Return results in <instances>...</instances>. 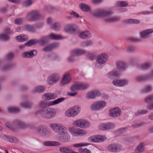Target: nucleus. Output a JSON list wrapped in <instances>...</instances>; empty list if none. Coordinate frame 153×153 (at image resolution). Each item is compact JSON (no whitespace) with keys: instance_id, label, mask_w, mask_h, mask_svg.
Segmentation results:
<instances>
[{"instance_id":"obj_1","label":"nucleus","mask_w":153,"mask_h":153,"mask_svg":"<svg viewBox=\"0 0 153 153\" xmlns=\"http://www.w3.org/2000/svg\"><path fill=\"white\" fill-rule=\"evenodd\" d=\"M111 14V12L110 11L102 9L97 10L93 13V15L102 18L104 21L107 22H112L119 19L118 17L110 18Z\"/></svg>"},{"instance_id":"obj_2","label":"nucleus","mask_w":153,"mask_h":153,"mask_svg":"<svg viewBox=\"0 0 153 153\" xmlns=\"http://www.w3.org/2000/svg\"><path fill=\"white\" fill-rule=\"evenodd\" d=\"M5 125L7 128L13 131H16L17 127L22 130L26 129L29 127V125L27 124L24 123L19 120L14 122L12 123L6 122L5 123Z\"/></svg>"},{"instance_id":"obj_3","label":"nucleus","mask_w":153,"mask_h":153,"mask_svg":"<svg viewBox=\"0 0 153 153\" xmlns=\"http://www.w3.org/2000/svg\"><path fill=\"white\" fill-rule=\"evenodd\" d=\"M39 114L43 117L48 119L54 117L56 114L55 110L51 108H44L39 111Z\"/></svg>"},{"instance_id":"obj_4","label":"nucleus","mask_w":153,"mask_h":153,"mask_svg":"<svg viewBox=\"0 0 153 153\" xmlns=\"http://www.w3.org/2000/svg\"><path fill=\"white\" fill-rule=\"evenodd\" d=\"M50 128L54 131L59 134L67 130V128L63 124L60 123H52L50 125Z\"/></svg>"},{"instance_id":"obj_5","label":"nucleus","mask_w":153,"mask_h":153,"mask_svg":"<svg viewBox=\"0 0 153 153\" xmlns=\"http://www.w3.org/2000/svg\"><path fill=\"white\" fill-rule=\"evenodd\" d=\"M80 108L78 105H75L69 108L65 111V115L68 117H74L80 112Z\"/></svg>"},{"instance_id":"obj_6","label":"nucleus","mask_w":153,"mask_h":153,"mask_svg":"<svg viewBox=\"0 0 153 153\" xmlns=\"http://www.w3.org/2000/svg\"><path fill=\"white\" fill-rule=\"evenodd\" d=\"M106 105V103L105 101H98L92 104L91 105L90 108L92 111H98L104 108Z\"/></svg>"},{"instance_id":"obj_7","label":"nucleus","mask_w":153,"mask_h":153,"mask_svg":"<svg viewBox=\"0 0 153 153\" xmlns=\"http://www.w3.org/2000/svg\"><path fill=\"white\" fill-rule=\"evenodd\" d=\"M89 86V85L87 83L82 82H77L73 85L71 88L72 91H74L76 90H83L87 88Z\"/></svg>"},{"instance_id":"obj_8","label":"nucleus","mask_w":153,"mask_h":153,"mask_svg":"<svg viewBox=\"0 0 153 153\" xmlns=\"http://www.w3.org/2000/svg\"><path fill=\"white\" fill-rule=\"evenodd\" d=\"M69 130L71 134L75 136H82L86 134V132L85 130L78 128L70 127Z\"/></svg>"},{"instance_id":"obj_9","label":"nucleus","mask_w":153,"mask_h":153,"mask_svg":"<svg viewBox=\"0 0 153 153\" xmlns=\"http://www.w3.org/2000/svg\"><path fill=\"white\" fill-rule=\"evenodd\" d=\"M73 124L74 126L84 128L88 127L90 125L89 122L83 119L76 120L73 122Z\"/></svg>"},{"instance_id":"obj_10","label":"nucleus","mask_w":153,"mask_h":153,"mask_svg":"<svg viewBox=\"0 0 153 153\" xmlns=\"http://www.w3.org/2000/svg\"><path fill=\"white\" fill-rule=\"evenodd\" d=\"M38 17V11L33 10L29 12L27 14V18L30 22L35 21L37 20Z\"/></svg>"},{"instance_id":"obj_11","label":"nucleus","mask_w":153,"mask_h":153,"mask_svg":"<svg viewBox=\"0 0 153 153\" xmlns=\"http://www.w3.org/2000/svg\"><path fill=\"white\" fill-rule=\"evenodd\" d=\"M85 52L84 50L82 49H75L73 50L71 52V56L68 59L69 61L71 62L74 61V56L82 55L85 53Z\"/></svg>"},{"instance_id":"obj_12","label":"nucleus","mask_w":153,"mask_h":153,"mask_svg":"<svg viewBox=\"0 0 153 153\" xmlns=\"http://www.w3.org/2000/svg\"><path fill=\"white\" fill-rule=\"evenodd\" d=\"M121 113V110L118 107L110 109L109 110V115L111 117H117L120 116Z\"/></svg>"},{"instance_id":"obj_13","label":"nucleus","mask_w":153,"mask_h":153,"mask_svg":"<svg viewBox=\"0 0 153 153\" xmlns=\"http://www.w3.org/2000/svg\"><path fill=\"white\" fill-rule=\"evenodd\" d=\"M122 149L121 146L117 143H112L109 145L108 147V150L112 152H119Z\"/></svg>"},{"instance_id":"obj_14","label":"nucleus","mask_w":153,"mask_h":153,"mask_svg":"<svg viewBox=\"0 0 153 153\" xmlns=\"http://www.w3.org/2000/svg\"><path fill=\"white\" fill-rule=\"evenodd\" d=\"M60 76L58 74H54L51 75L48 78V84L52 85L57 82L60 79Z\"/></svg>"},{"instance_id":"obj_15","label":"nucleus","mask_w":153,"mask_h":153,"mask_svg":"<svg viewBox=\"0 0 153 153\" xmlns=\"http://www.w3.org/2000/svg\"><path fill=\"white\" fill-rule=\"evenodd\" d=\"M12 33L13 32L10 30V27H6L4 33L0 35V40H7L8 39H9V35Z\"/></svg>"},{"instance_id":"obj_16","label":"nucleus","mask_w":153,"mask_h":153,"mask_svg":"<svg viewBox=\"0 0 153 153\" xmlns=\"http://www.w3.org/2000/svg\"><path fill=\"white\" fill-rule=\"evenodd\" d=\"M71 77L69 73L65 74L60 82V84L61 86H64L69 83L71 81Z\"/></svg>"},{"instance_id":"obj_17","label":"nucleus","mask_w":153,"mask_h":153,"mask_svg":"<svg viewBox=\"0 0 153 153\" xmlns=\"http://www.w3.org/2000/svg\"><path fill=\"white\" fill-rule=\"evenodd\" d=\"M63 132L58 137V140L63 142H66L69 141L70 139V135L68 133V130Z\"/></svg>"},{"instance_id":"obj_18","label":"nucleus","mask_w":153,"mask_h":153,"mask_svg":"<svg viewBox=\"0 0 153 153\" xmlns=\"http://www.w3.org/2000/svg\"><path fill=\"white\" fill-rule=\"evenodd\" d=\"M108 60V56L106 54L102 53L98 56L97 63L101 64L104 63Z\"/></svg>"},{"instance_id":"obj_19","label":"nucleus","mask_w":153,"mask_h":153,"mask_svg":"<svg viewBox=\"0 0 153 153\" xmlns=\"http://www.w3.org/2000/svg\"><path fill=\"white\" fill-rule=\"evenodd\" d=\"M101 94L100 91L98 90H96L88 92L87 94L86 97L89 99H93L96 96H100Z\"/></svg>"},{"instance_id":"obj_20","label":"nucleus","mask_w":153,"mask_h":153,"mask_svg":"<svg viewBox=\"0 0 153 153\" xmlns=\"http://www.w3.org/2000/svg\"><path fill=\"white\" fill-rule=\"evenodd\" d=\"M152 32H153V28L146 30L141 32L140 34V36L143 39L149 38Z\"/></svg>"},{"instance_id":"obj_21","label":"nucleus","mask_w":153,"mask_h":153,"mask_svg":"<svg viewBox=\"0 0 153 153\" xmlns=\"http://www.w3.org/2000/svg\"><path fill=\"white\" fill-rule=\"evenodd\" d=\"M37 53V52L36 51L33 50L29 51H26L24 52L22 54V56L25 58H31L36 55Z\"/></svg>"},{"instance_id":"obj_22","label":"nucleus","mask_w":153,"mask_h":153,"mask_svg":"<svg viewBox=\"0 0 153 153\" xmlns=\"http://www.w3.org/2000/svg\"><path fill=\"white\" fill-rule=\"evenodd\" d=\"M38 27V25L37 24H36L33 25H26L24 26V29L25 30L32 32H35L36 29Z\"/></svg>"},{"instance_id":"obj_23","label":"nucleus","mask_w":153,"mask_h":153,"mask_svg":"<svg viewBox=\"0 0 153 153\" xmlns=\"http://www.w3.org/2000/svg\"><path fill=\"white\" fill-rule=\"evenodd\" d=\"M127 81L125 79L114 80L112 84L116 86H122L127 84Z\"/></svg>"},{"instance_id":"obj_24","label":"nucleus","mask_w":153,"mask_h":153,"mask_svg":"<svg viewBox=\"0 0 153 153\" xmlns=\"http://www.w3.org/2000/svg\"><path fill=\"white\" fill-rule=\"evenodd\" d=\"M75 26L73 25H66L65 28L64 30L67 32L71 33H75L76 32Z\"/></svg>"},{"instance_id":"obj_25","label":"nucleus","mask_w":153,"mask_h":153,"mask_svg":"<svg viewBox=\"0 0 153 153\" xmlns=\"http://www.w3.org/2000/svg\"><path fill=\"white\" fill-rule=\"evenodd\" d=\"M57 97L56 95L52 93H48L44 94L42 96L43 99L45 100H49L55 99Z\"/></svg>"},{"instance_id":"obj_26","label":"nucleus","mask_w":153,"mask_h":153,"mask_svg":"<svg viewBox=\"0 0 153 153\" xmlns=\"http://www.w3.org/2000/svg\"><path fill=\"white\" fill-rule=\"evenodd\" d=\"M49 133L45 126L40 125L39 126V134L42 136H45L48 135Z\"/></svg>"},{"instance_id":"obj_27","label":"nucleus","mask_w":153,"mask_h":153,"mask_svg":"<svg viewBox=\"0 0 153 153\" xmlns=\"http://www.w3.org/2000/svg\"><path fill=\"white\" fill-rule=\"evenodd\" d=\"M29 39L28 36L24 34L16 36V40L19 42H22L26 41Z\"/></svg>"},{"instance_id":"obj_28","label":"nucleus","mask_w":153,"mask_h":153,"mask_svg":"<svg viewBox=\"0 0 153 153\" xmlns=\"http://www.w3.org/2000/svg\"><path fill=\"white\" fill-rule=\"evenodd\" d=\"M153 79V70L148 76H140L136 78V80L137 82H139L147 79Z\"/></svg>"},{"instance_id":"obj_29","label":"nucleus","mask_w":153,"mask_h":153,"mask_svg":"<svg viewBox=\"0 0 153 153\" xmlns=\"http://www.w3.org/2000/svg\"><path fill=\"white\" fill-rule=\"evenodd\" d=\"M43 144L47 146H56L60 145L61 143L57 141H47L44 142Z\"/></svg>"},{"instance_id":"obj_30","label":"nucleus","mask_w":153,"mask_h":153,"mask_svg":"<svg viewBox=\"0 0 153 153\" xmlns=\"http://www.w3.org/2000/svg\"><path fill=\"white\" fill-rule=\"evenodd\" d=\"M65 98L63 97L57 99L53 101H51L48 103V106H52L54 105L58 104L62 102L65 100Z\"/></svg>"},{"instance_id":"obj_31","label":"nucleus","mask_w":153,"mask_h":153,"mask_svg":"<svg viewBox=\"0 0 153 153\" xmlns=\"http://www.w3.org/2000/svg\"><path fill=\"white\" fill-rule=\"evenodd\" d=\"M91 34L88 31H86L81 32L79 35V36L82 39H88L91 37Z\"/></svg>"},{"instance_id":"obj_32","label":"nucleus","mask_w":153,"mask_h":153,"mask_svg":"<svg viewBox=\"0 0 153 153\" xmlns=\"http://www.w3.org/2000/svg\"><path fill=\"white\" fill-rule=\"evenodd\" d=\"M58 43H54L51 44L45 47L44 48V50L45 51H49L54 48L57 47L59 46Z\"/></svg>"},{"instance_id":"obj_33","label":"nucleus","mask_w":153,"mask_h":153,"mask_svg":"<svg viewBox=\"0 0 153 153\" xmlns=\"http://www.w3.org/2000/svg\"><path fill=\"white\" fill-rule=\"evenodd\" d=\"M38 42L37 40L33 39L30 40L27 42L25 43V45L27 47H30L34 45L37 44Z\"/></svg>"},{"instance_id":"obj_34","label":"nucleus","mask_w":153,"mask_h":153,"mask_svg":"<svg viewBox=\"0 0 153 153\" xmlns=\"http://www.w3.org/2000/svg\"><path fill=\"white\" fill-rule=\"evenodd\" d=\"M7 111L11 113L17 114L20 112V110L16 107H11L7 109Z\"/></svg>"},{"instance_id":"obj_35","label":"nucleus","mask_w":153,"mask_h":153,"mask_svg":"<svg viewBox=\"0 0 153 153\" xmlns=\"http://www.w3.org/2000/svg\"><path fill=\"white\" fill-rule=\"evenodd\" d=\"M4 138L6 140L10 142H13L15 143H16L18 142V140L16 138L14 137H13L4 136Z\"/></svg>"},{"instance_id":"obj_36","label":"nucleus","mask_w":153,"mask_h":153,"mask_svg":"<svg viewBox=\"0 0 153 153\" xmlns=\"http://www.w3.org/2000/svg\"><path fill=\"white\" fill-rule=\"evenodd\" d=\"M144 150L143 143H140L137 146L135 150L136 153H140L144 151Z\"/></svg>"},{"instance_id":"obj_37","label":"nucleus","mask_w":153,"mask_h":153,"mask_svg":"<svg viewBox=\"0 0 153 153\" xmlns=\"http://www.w3.org/2000/svg\"><path fill=\"white\" fill-rule=\"evenodd\" d=\"M48 37L50 39L54 40L60 39H62V37L61 35H56L53 33L50 34Z\"/></svg>"},{"instance_id":"obj_38","label":"nucleus","mask_w":153,"mask_h":153,"mask_svg":"<svg viewBox=\"0 0 153 153\" xmlns=\"http://www.w3.org/2000/svg\"><path fill=\"white\" fill-rule=\"evenodd\" d=\"M107 76L111 79H113L114 78L117 77L119 74L116 71H113L108 73L107 75Z\"/></svg>"},{"instance_id":"obj_39","label":"nucleus","mask_w":153,"mask_h":153,"mask_svg":"<svg viewBox=\"0 0 153 153\" xmlns=\"http://www.w3.org/2000/svg\"><path fill=\"white\" fill-rule=\"evenodd\" d=\"M90 144V143H80L74 144L72 145V146L74 148H78L84 146H86L89 145Z\"/></svg>"},{"instance_id":"obj_40","label":"nucleus","mask_w":153,"mask_h":153,"mask_svg":"<svg viewBox=\"0 0 153 153\" xmlns=\"http://www.w3.org/2000/svg\"><path fill=\"white\" fill-rule=\"evenodd\" d=\"M117 68L119 70H123L126 67V65L123 62L121 61H118L117 63Z\"/></svg>"},{"instance_id":"obj_41","label":"nucleus","mask_w":153,"mask_h":153,"mask_svg":"<svg viewBox=\"0 0 153 153\" xmlns=\"http://www.w3.org/2000/svg\"><path fill=\"white\" fill-rule=\"evenodd\" d=\"M148 112L146 110L141 109L137 110L134 113L135 116H138L140 115H143L146 114Z\"/></svg>"},{"instance_id":"obj_42","label":"nucleus","mask_w":153,"mask_h":153,"mask_svg":"<svg viewBox=\"0 0 153 153\" xmlns=\"http://www.w3.org/2000/svg\"><path fill=\"white\" fill-rule=\"evenodd\" d=\"M125 23L128 24L134 23L138 24L140 23L139 20L135 19H129L126 20L125 21Z\"/></svg>"},{"instance_id":"obj_43","label":"nucleus","mask_w":153,"mask_h":153,"mask_svg":"<svg viewBox=\"0 0 153 153\" xmlns=\"http://www.w3.org/2000/svg\"><path fill=\"white\" fill-rule=\"evenodd\" d=\"M96 139L97 140V143L103 142L106 139V137L104 135H96Z\"/></svg>"},{"instance_id":"obj_44","label":"nucleus","mask_w":153,"mask_h":153,"mask_svg":"<svg viewBox=\"0 0 153 153\" xmlns=\"http://www.w3.org/2000/svg\"><path fill=\"white\" fill-rule=\"evenodd\" d=\"M32 105L31 103L27 102H23L21 104V106L22 107L27 108H30Z\"/></svg>"},{"instance_id":"obj_45","label":"nucleus","mask_w":153,"mask_h":153,"mask_svg":"<svg viewBox=\"0 0 153 153\" xmlns=\"http://www.w3.org/2000/svg\"><path fill=\"white\" fill-rule=\"evenodd\" d=\"M79 7L80 9L83 11H88L90 10V8L88 6L83 4H80Z\"/></svg>"},{"instance_id":"obj_46","label":"nucleus","mask_w":153,"mask_h":153,"mask_svg":"<svg viewBox=\"0 0 153 153\" xmlns=\"http://www.w3.org/2000/svg\"><path fill=\"white\" fill-rule=\"evenodd\" d=\"M127 4V2L125 1H118L116 4L117 7H126Z\"/></svg>"},{"instance_id":"obj_47","label":"nucleus","mask_w":153,"mask_h":153,"mask_svg":"<svg viewBox=\"0 0 153 153\" xmlns=\"http://www.w3.org/2000/svg\"><path fill=\"white\" fill-rule=\"evenodd\" d=\"M87 56L89 57L90 59L93 60L95 59L96 56V54L93 53L89 52H88L86 54Z\"/></svg>"},{"instance_id":"obj_48","label":"nucleus","mask_w":153,"mask_h":153,"mask_svg":"<svg viewBox=\"0 0 153 153\" xmlns=\"http://www.w3.org/2000/svg\"><path fill=\"white\" fill-rule=\"evenodd\" d=\"M60 25L59 23L56 22L52 26V28L55 30H59L60 28Z\"/></svg>"},{"instance_id":"obj_49","label":"nucleus","mask_w":153,"mask_h":153,"mask_svg":"<svg viewBox=\"0 0 153 153\" xmlns=\"http://www.w3.org/2000/svg\"><path fill=\"white\" fill-rule=\"evenodd\" d=\"M88 141L91 142L97 143V141L96 139V135H92L88 138Z\"/></svg>"},{"instance_id":"obj_50","label":"nucleus","mask_w":153,"mask_h":153,"mask_svg":"<svg viewBox=\"0 0 153 153\" xmlns=\"http://www.w3.org/2000/svg\"><path fill=\"white\" fill-rule=\"evenodd\" d=\"M33 4L31 0H26L23 3V5L25 7H28L31 5Z\"/></svg>"},{"instance_id":"obj_51","label":"nucleus","mask_w":153,"mask_h":153,"mask_svg":"<svg viewBox=\"0 0 153 153\" xmlns=\"http://www.w3.org/2000/svg\"><path fill=\"white\" fill-rule=\"evenodd\" d=\"M9 66H6L4 65L3 62H0V68L1 70L3 71H6L9 69Z\"/></svg>"},{"instance_id":"obj_52","label":"nucleus","mask_w":153,"mask_h":153,"mask_svg":"<svg viewBox=\"0 0 153 153\" xmlns=\"http://www.w3.org/2000/svg\"><path fill=\"white\" fill-rule=\"evenodd\" d=\"M152 101H153V95L149 96L145 100V102L148 103H151Z\"/></svg>"},{"instance_id":"obj_53","label":"nucleus","mask_w":153,"mask_h":153,"mask_svg":"<svg viewBox=\"0 0 153 153\" xmlns=\"http://www.w3.org/2000/svg\"><path fill=\"white\" fill-rule=\"evenodd\" d=\"M106 125L107 130L112 129L115 127L114 124L111 123H106Z\"/></svg>"},{"instance_id":"obj_54","label":"nucleus","mask_w":153,"mask_h":153,"mask_svg":"<svg viewBox=\"0 0 153 153\" xmlns=\"http://www.w3.org/2000/svg\"><path fill=\"white\" fill-rule=\"evenodd\" d=\"M145 124V123L141 122L138 123H134L132 126V127L134 128H136L143 126Z\"/></svg>"},{"instance_id":"obj_55","label":"nucleus","mask_w":153,"mask_h":153,"mask_svg":"<svg viewBox=\"0 0 153 153\" xmlns=\"http://www.w3.org/2000/svg\"><path fill=\"white\" fill-rule=\"evenodd\" d=\"M24 20L23 19L21 18H18L15 19V24L18 25H21L23 22Z\"/></svg>"},{"instance_id":"obj_56","label":"nucleus","mask_w":153,"mask_h":153,"mask_svg":"<svg viewBox=\"0 0 153 153\" xmlns=\"http://www.w3.org/2000/svg\"><path fill=\"white\" fill-rule=\"evenodd\" d=\"M151 89V88L150 86H147L144 87L142 90L141 92L142 93L147 92L150 91Z\"/></svg>"},{"instance_id":"obj_57","label":"nucleus","mask_w":153,"mask_h":153,"mask_svg":"<svg viewBox=\"0 0 153 153\" xmlns=\"http://www.w3.org/2000/svg\"><path fill=\"white\" fill-rule=\"evenodd\" d=\"M106 123L101 124L99 126V129L102 130H107Z\"/></svg>"},{"instance_id":"obj_58","label":"nucleus","mask_w":153,"mask_h":153,"mask_svg":"<svg viewBox=\"0 0 153 153\" xmlns=\"http://www.w3.org/2000/svg\"><path fill=\"white\" fill-rule=\"evenodd\" d=\"M150 65L149 63H146L140 66L141 69H145L148 68Z\"/></svg>"},{"instance_id":"obj_59","label":"nucleus","mask_w":153,"mask_h":153,"mask_svg":"<svg viewBox=\"0 0 153 153\" xmlns=\"http://www.w3.org/2000/svg\"><path fill=\"white\" fill-rule=\"evenodd\" d=\"M79 152L84 153H91V151L86 148L84 149H79Z\"/></svg>"},{"instance_id":"obj_60","label":"nucleus","mask_w":153,"mask_h":153,"mask_svg":"<svg viewBox=\"0 0 153 153\" xmlns=\"http://www.w3.org/2000/svg\"><path fill=\"white\" fill-rule=\"evenodd\" d=\"M13 57V53H8L6 56V58L8 60H10Z\"/></svg>"},{"instance_id":"obj_61","label":"nucleus","mask_w":153,"mask_h":153,"mask_svg":"<svg viewBox=\"0 0 153 153\" xmlns=\"http://www.w3.org/2000/svg\"><path fill=\"white\" fill-rule=\"evenodd\" d=\"M47 37H43L41 39L40 41V42L42 45H43L45 43L47 42Z\"/></svg>"},{"instance_id":"obj_62","label":"nucleus","mask_w":153,"mask_h":153,"mask_svg":"<svg viewBox=\"0 0 153 153\" xmlns=\"http://www.w3.org/2000/svg\"><path fill=\"white\" fill-rule=\"evenodd\" d=\"M70 14L74 17L78 18L79 17L78 14L74 11H72L70 13Z\"/></svg>"},{"instance_id":"obj_63","label":"nucleus","mask_w":153,"mask_h":153,"mask_svg":"<svg viewBox=\"0 0 153 153\" xmlns=\"http://www.w3.org/2000/svg\"><path fill=\"white\" fill-rule=\"evenodd\" d=\"M45 90V87L42 85L39 86V93L43 92Z\"/></svg>"},{"instance_id":"obj_64","label":"nucleus","mask_w":153,"mask_h":153,"mask_svg":"<svg viewBox=\"0 0 153 153\" xmlns=\"http://www.w3.org/2000/svg\"><path fill=\"white\" fill-rule=\"evenodd\" d=\"M148 118L150 120H153V112L150 113L148 115Z\"/></svg>"}]
</instances>
